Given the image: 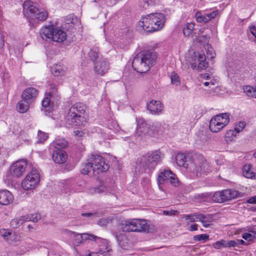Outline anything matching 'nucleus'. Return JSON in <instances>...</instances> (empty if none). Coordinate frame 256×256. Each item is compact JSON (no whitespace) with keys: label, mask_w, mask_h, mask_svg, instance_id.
Instances as JSON below:
<instances>
[{"label":"nucleus","mask_w":256,"mask_h":256,"mask_svg":"<svg viewBox=\"0 0 256 256\" xmlns=\"http://www.w3.org/2000/svg\"><path fill=\"white\" fill-rule=\"evenodd\" d=\"M186 174L191 178H196L209 172L211 169L205 158L201 154H196L186 164Z\"/></svg>","instance_id":"nucleus-1"},{"label":"nucleus","mask_w":256,"mask_h":256,"mask_svg":"<svg viewBox=\"0 0 256 256\" xmlns=\"http://www.w3.org/2000/svg\"><path fill=\"white\" fill-rule=\"evenodd\" d=\"M86 105L81 102L74 104L64 117L66 124L70 126H84L87 122Z\"/></svg>","instance_id":"nucleus-2"},{"label":"nucleus","mask_w":256,"mask_h":256,"mask_svg":"<svg viewBox=\"0 0 256 256\" xmlns=\"http://www.w3.org/2000/svg\"><path fill=\"white\" fill-rule=\"evenodd\" d=\"M165 22L164 14L160 13H152L142 17L139 21V26L148 32H153L162 30Z\"/></svg>","instance_id":"nucleus-3"},{"label":"nucleus","mask_w":256,"mask_h":256,"mask_svg":"<svg viewBox=\"0 0 256 256\" xmlns=\"http://www.w3.org/2000/svg\"><path fill=\"white\" fill-rule=\"evenodd\" d=\"M154 60V58L150 52L146 51L142 52L134 58L132 66L134 69L137 72L144 73L149 70Z\"/></svg>","instance_id":"nucleus-4"},{"label":"nucleus","mask_w":256,"mask_h":256,"mask_svg":"<svg viewBox=\"0 0 256 256\" xmlns=\"http://www.w3.org/2000/svg\"><path fill=\"white\" fill-rule=\"evenodd\" d=\"M24 15L30 20H45L48 16V12L42 8H39L38 4L32 0H27L23 4Z\"/></svg>","instance_id":"nucleus-5"},{"label":"nucleus","mask_w":256,"mask_h":256,"mask_svg":"<svg viewBox=\"0 0 256 256\" xmlns=\"http://www.w3.org/2000/svg\"><path fill=\"white\" fill-rule=\"evenodd\" d=\"M40 35L44 40H51L58 43L64 42L67 37L64 30L54 26L42 27L40 30Z\"/></svg>","instance_id":"nucleus-6"},{"label":"nucleus","mask_w":256,"mask_h":256,"mask_svg":"<svg viewBox=\"0 0 256 256\" xmlns=\"http://www.w3.org/2000/svg\"><path fill=\"white\" fill-rule=\"evenodd\" d=\"M120 228L123 232H141L148 229V225L145 220L130 219L122 221Z\"/></svg>","instance_id":"nucleus-7"},{"label":"nucleus","mask_w":256,"mask_h":256,"mask_svg":"<svg viewBox=\"0 0 256 256\" xmlns=\"http://www.w3.org/2000/svg\"><path fill=\"white\" fill-rule=\"evenodd\" d=\"M164 154L159 150L148 153L141 158L140 165L148 168H154L164 159Z\"/></svg>","instance_id":"nucleus-8"},{"label":"nucleus","mask_w":256,"mask_h":256,"mask_svg":"<svg viewBox=\"0 0 256 256\" xmlns=\"http://www.w3.org/2000/svg\"><path fill=\"white\" fill-rule=\"evenodd\" d=\"M230 122V114L222 113L213 116L210 122V130L213 132H218Z\"/></svg>","instance_id":"nucleus-9"},{"label":"nucleus","mask_w":256,"mask_h":256,"mask_svg":"<svg viewBox=\"0 0 256 256\" xmlns=\"http://www.w3.org/2000/svg\"><path fill=\"white\" fill-rule=\"evenodd\" d=\"M62 233L70 240L74 246H78L86 240H92V238H95V236L92 234L87 233L78 234L68 229L62 230Z\"/></svg>","instance_id":"nucleus-10"},{"label":"nucleus","mask_w":256,"mask_h":256,"mask_svg":"<svg viewBox=\"0 0 256 256\" xmlns=\"http://www.w3.org/2000/svg\"><path fill=\"white\" fill-rule=\"evenodd\" d=\"M40 180V176L38 170L32 169L22 180L21 186L25 190H33L38 186Z\"/></svg>","instance_id":"nucleus-11"},{"label":"nucleus","mask_w":256,"mask_h":256,"mask_svg":"<svg viewBox=\"0 0 256 256\" xmlns=\"http://www.w3.org/2000/svg\"><path fill=\"white\" fill-rule=\"evenodd\" d=\"M240 195V193L236 190H224L215 192L212 200L216 202L222 203L238 198Z\"/></svg>","instance_id":"nucleus-12"},{"label":"nucleus","mask_w":256,"mask_h":256,"mask_svg":"<svg viewBox=\"0 0 256 256\" xmlns=\"http://www.w3.org/2000/svg\"><path fill=\"white\" fill-rule=\"evenodd\" d=\"M136 128L134 134L136 139L142 140L150 136V127L142 118H136Z\"/></svg>","instance_id":"nucleus-13"},{"label":"nucleus","mask_w":256,"mask_h":256,"mask_svg":"<svg viewBox=\"0 0 256 256\" xmlns=\"http://www.w3.org/2000/svg\"><path fill=\"white\" fill-rule=\"evenodd\" d=\"M94 170L96 174L106 172L109 168V165L106 162L104 158L99 155L91 154L89 156Z\"/></svg>","instance_id":"nucleus-14"},{"label":"nucleus","mask_w":256,"mask_h":256,"mask_svg":"<svg viewBox=\"0 0 256 256\" xmlns=\"http://www.w3.org/2000/svg\"><path fill=\"white\" fill-rule=\"evenodd\" d=\"M27 162L24 160H18L13 164L10 168V174L15 177L22 176L26 171Z\"/></svg>","instance_id":"nucleus-15"},{"label":"nucleus","mask_w":256,"mask_h":256,"mask_svg":"<svg viewBox=\"0 0 256 256\" xmlns=\"http://www.w3.org/2000/svg\"><path fill=\"white\" fill-rule=\"evenodd\" d=\"M108 70L109 64L104 58H101L98 61L94 62V71L96 74L104 76Z\"/></svg>","instance_id":"nucleus-16"},{"label":"nucleus","mask_w":256,"mask_h":256,"mask_svg":"<svg viewBox=\"0 0 256 256\" xmlns=\"http://www.w3.org/2000/svg\"><path fill=\"white\" fill-rule=\"evenodd\" d=\"M147 109L151 114L159 115L164 110V106L160 100H151L147 104Z\"/></svg>","instance_id":"nucleus-17"},{"label":"nucleus","mask_w":256,"mask_h":256,"mask_svg":"<svg viewBox=\"0 0 256 256\" xmlns=\"http://www.w3.org/2000/svg\"><path fill=\"white\" fill-rule=\"evenodd\" d=\"M92 240L98 244L100 248L98 252L100 254H104V256H110V254H108V252L110 250V248L108 241L106 240L95 236V238H92Z\"/></svg>","instance_id":"nucleus-18"},{"label":"nucleus","mask_w":256,"mask_h":256,"mask_svg":"<svg viewBox=\"0 0 256 256\" xmlns=\"http://www.w3.org/2000/svg\"><path fill=\"white\" fill-rule=\"evenodd\" d=\"M38 95V90L34 88L30 87L24 90L22 94V98L31 103L35 100Z\"/></svg>","instance_id":"nucleus-19"},{"label":"nucleus","mask_w":256,"mask_h":256,"mask_svg":"<svg viewBox=\"0 0 256 256\" xmlns=\"http://www.w3.org/2000/svg\"><path fill=\"white\" fill-rule=\"evenodd\" d=\"M88 193L90 194H107L108 193L111 194L112 190L106 186L104 183H100L99 185L91 187L88 190Z\"/></svg>","instance_id":"nucleus-20"},{"label":"nucleus","mask_w":256,"mask_h":256,"mask_svg":"<svg viewBox=\"0 0 256 256\" xmlns=\"http://www.w3.org/2000/svg\"><path fill=\"white\" fill-rule=\"evenodd\" d=\"M14 200L12 194L8 190H0V206H6Z\"/></svg>","instance_id":"nucleus-21"},{"label":"nucleus","mask_w":256,"mask_h":256,"mask_svg":"<svg viewBox=\"0 0 256 256\" xmlns=\"http://www.w3.org/2000/svg\"><path fill=\"white\" fill-rule=\"evenodd\" d=\"M52 159L56 164H64L68 159V155L66 152L62 150H55L52 154Z\"/></svg>","instance_id":"nucleus-22"},{"label":"nucleus","mask_w":256,"mask_h":256,"mask_svg":"<svg viewBox=\"0 0 256 256\" xmlns=\"http://www.w3.org/2000/svg\"><path fill=\"white\" fill-rule=\"evenodd\" d=\"M168 168L162 169L160 170L158 176V182L160 188V184H163L166 180H168L172 173Z\"/></svg>","instance_id":"nucleus-23"},{"label":"nucleus","mask_w":256,"mask_h":256,"mask_svg":"<svg viewBox=\"0 0 256 256\" xmlns=\"http://www.w3.org/2000/svg\"><path fill=\"white\" fill-rule=\"evenodd\" d=\"M66 68L64 64H54L51 68L52 74L55 76H64Z\"/></svg>","instance_id":"nucleus-24"},{"label":"nucleus","mask_w":256,"mask_h":256,"mask_svg":"<svg viewBox=\"0 0 256 256\" xmlns=\"http://www.w3.org/2000/svg\"><path fill=\"white\" fill-rule=\"evenodd\" d=\"M92 162L89 160V158L88 159V162L82 166L81 170L82 173L84 174H88L90 176L96 175V172H94Z\"/></svg>","instance_id":"nucleus-25"},{"label":"nucleus","mask_w":256,"mask_h":256,"mask_svg":"<svg viewBox=\"0 0 256 256\" xmlns=\"http://www.w3.org/2000/svg\"><path fill=\"white\" fill-rule=\"evenodd\" d=\"M198 219V222H201L206 228L209 227L212 222V218L210 214L204 215L199 214Z\"/></svg>","instance_id":"nucleus-26"},{"label":"nucleus","mask_w":256,"mask_h":256,"mask_svg":"<svg viewBox=\"0 0 256 256\" xmlns=\"http://www.w3.org/2000/svg\"><path fill=\"white\" fill-rule=\"evenodd\" d=\"M243 176L248 178H254L256 174L252 169V166L250 164H245L242 168Z\"/></svg>","instance_id":"nucleus-27"},{"label":"nucleus","mask_w":256,"mask_h":256,"mask_svg":"<svg viewBox=\"0 0 256 256\" xmlns=\"http://www.w3.org/2000/svg\"><path fill=\"white\" fill-rule=\"evenodd\" d=\"M30 102L22 100L20 101L16 106V110L20 113H25L29 109Z\"/></svg>","instance_id":"nucleus-28"},{"label":"nucleus","mask_w":256,"mask_h":256,"mask_svg":"<svg viewBox=\"0 0 256 256\" xmlns=\"http://www.w3.org/2000/svg\"><path fill=\"white\" fill-rule=\"evenodd\" d=\"M176 164L179 166H183L185 168L186 166V157L184 154L178 153L175 157Z\"/></svg>","instance_id":"nucleus-29"},{"label":"nucleus","mask_w":256,"mask_h":256,"mask_svg":"<svg viewBox=\"0 0 256 256\" xmlns=\"http://www.w3.org/2000/svg\"><path fill=\"white\" fill-rule=\"evenodd\" d=\"M25 222L24 216H22L12 219L10 222V224L12 228H16Z\"/></svg>","instance_id":"nucleus-30"},{"label":"nucleus","mask_w":256,"mask_h":256,"mask_svg":"<svg viewBox=\"0 0 256 256\" xmlns=\"http://www.w3.org/2000/svg\"><path fill=\"white\" fill-rule=\"evenodd\" d=\"M198 215L199 213H194L184 215V218L186 221V225H189L190 222H198Z\"/></svg>","instance_id":"nucleus-31"},{"label":"nucleus","mask_w":256,"mask_h":256,"mask_svg":"<svg viewBox=\"0 0 256 256\" xmlns=\"http://www.w3.org/2000/svg\"><path fill=\"white\" fill-rule=\"evenodd\" d=\"M12 232L8 229L2 228L0 230V236L8 242H9L12 236Z\"/></svg>","instance_id":"nucleus-32"},{"label":"nucleus","mask_w":256,"mask_h":256,"mask_svg":"<svg viewBox=\"0 0 256 256\" xmlns=\"http://www.w3.org/2000/svg\"><path fill=\"white\" fill-rule=\"evenodd\" d=\"M52 144L56 148L61 149L66 148L68 146V142L65 139L60 138L54 141Z\"/></svg>","instance_id":"nucleus-33"},{"label":"nucleus","mask_w":256,"mask_h":256,"mask_svg":"<svg viewBox=\"0 0 256 256\" xmlns=\"http://www.w3.org/2000/svg\"><path fill=\"white\" fill-rule=\"evenodd\" d=\"M194 24L192 22L187 23L184 27L183 33L185 36H189L194 30Z\"/></svg>","instance_id":"nucleus-34"},{"label":"nucleus","mask_w":256,"mask_h":256,"mask_svg":"<svg viewBox=\"0 0 256 256\" xmlns=\"http://www.w3.org/2000/svg\"><path fill=\"white\" fill-rule=\"evenodd\" d=\"M244 90L248 96L256 98V88L250 86H244Z\"/></svg>","instance_id":"nucleus-35"},{"label":"nucleus","mask_w":256,"mask_h":256,"mask_svg":"<svg viewBox=\"0 0 256 256\" xmlns=\"http://www.w3.org/2000/svg\"><path fill=\"white\" fill-rule=\"evenodd\" d=\"M26 222L32 221L34 222H38L40 219V216L38 214H33L24 216Z\"/></svg>","instance_id":"nucleus-36"},{"label":"nucleus","mask_w":256,"mask_h":256,"mask_svg":"<svg viewBox=\"0 0 256 256\" xmlns=\"http://www.w3.org/2000/svg\"><path fill=\"white\" fill-rule=\"evenodd\" d=\"M237 133L232 130H228L225 134L224 138L227 142L233 141L236 136Z\"/></svg>","instance_id":"nucleus-37"},{"label":"nucleus","mask_w":256,"mask_h":256,"mask_svg":"<svg viewBox=\"0 0 256 256\" xmlns=\"http://www.w3.org/2000/svg\"><path fill=\"white\" fill-rule=\"evenodd\" d=\"M208 66V63L206 62H198L197 64L195 62L192 64L191 68L193 70L197 69L198 70H201L206 69Z\"/></svg>","instance_id":"nucleus-38"},{"label":"nucleus","mask_w":256,"mask_h":256,"mask_svg":"<svg viewBox=\"0 0 256 256\" xmlns=\"http://www.w3.org/2000/svg\"><path fill=\"white\" fill-rule=\"evenodd\" d=\"M48 134L39 130L38 132L36 142L38 143H43L48 139Z\"/></svg>","instance_id":"nucleus-39"},{"label":"nucleus","mask_w":256,"mask_h":256,"mask_svg":"<svg viewBox=\"0 0 256 256\" xmlns=\"http://www.w3.org/2000/svg\"><path fill=\"white\" fill-rule=\"evenodd\" d=\"M50 98L52 97L47 95L42 102V106L46 108V111L50 112L51 110Z\"/></svg>","instance_id":"nucleus-40"},{"label":"nucleus","mask_w":256,"mask_h":256,"mask_svg":"<svg viewBox=\"0 0 256 256\" xmlns=\"http://www.w3.org/2000/svg\"><path fill=\"white\" fill-rule=\"evenodd\" d=\"M195 18L198 22H206V18L204 12H197L195 14Z\"/></svg>","instance_id":"nucleus-41"},{"label":"nucleus","mask_w":256,"mask_h":256,"mask_svg":"<svg viewBox=\"0 0 256 256\" xmlns=\"http://www.w3.org/2000/svg\"><path fill=\"white\" fill-rule=\"evenodd\" d=\"M116 238L119 244L121 246L124 248L126 246L124 244V242L126 240V238L124 233H120V234H116Z\"/></svg>","instance_id":"nucleus-42"},{"label":"nucleus","mask_w":256,"mask_h":256,"mask_svg":"<svg viewBox=\"0 0 256 256\" xmlns=\"http://www.w3.org/2000/svg\"><path fill=\"white\" fill-rule=\"evenodd\" d=\"M204 49L206 50V54L208 58H213L216 56V53L214 48L208 44L204 46Z\"/></svg>","instance_id":"nucleus-43"},{"label":"nucleus","mask_w":256,"mask_h":256,"mask_svg":"<svg viewBox=\"0 0 256 256\" xmlns=\"http://www.w3.org/2000/svg\"><path fill=\"white\" fill-rule=\"evenodd\" d=\"M250 233L245 232L242 235V238L248 241L252 240L254 238L256 237V232L254 230H250Z\"/></svg>","instance_id":"nucleus-44"},{"label":"nucleus","mask_w":256,"mask_h":256,"mask_svg":"<svg viewBox=\"0 0 256 256\" xmlns=\"http://www.w3.org/2000/svg\"><path fill=\"white\" fill-rule=\"evenodd\" d=\"M22 240V236L20 234L12 232V236L8 243H17L21 242Z\"/></svg>","instance_id":"nucleus-45"},{"label":"nucleus","mask_w":256,"mask_h":256,"mask_svg":"<svg viewBox=\"0 0 256 256\" xmlns=\"http://www.w3.org/2000/svg\"><path fill=\"white\" fill-rule=\"evenodd\" d=\"M88 56L92 61H94L97 58H98V50L96 48L91 50L88 54Z\"/></svg>","instance_id":"nucleus-46"},{"label":"nucleus","mask_w":256,"mask_h":256,"mask_svg":"<svg viewBox=\"0 0 256 256\" xmlns=\"http://www.w3.org/2000/svg\"><path fill=\"white\" fill-rule=\"evenodd\" d=\"M171 82L172 84L178 86L180 84V80L177 74L172 72L170 75Z\"/></svg>","instance_id":"nucleus-47"},{"label":"nucleus","mask_w":256,"mask_h":256,"mask_svg":"<svg viewBox=\"0 0 256 256\" xmlns=\"http://www.w3.org/2000/svg\"><path fill=\"white\" fill-rule=\"evenodd\" d=\"M245 126L246 122L244 121H240L235 125L234 130L237 134H238L243 130Z\"/></svg>","instance_id":"nucleus-48"},{"label":"nucleus","mask_w":256,"mask_h":256,"mask_svg":"<svg viewBox=\"0 0 256 256\" xmlns=\"http://www.w3.org/2000/svg\"><path fill=\"white\" fill-rule=\"evenodd\" d=\"M168 180L170 181V184L174 186H176L178 185L179 181L173 172L171 174Z\"/></svg>","instance_id":"nucleus-49"},{"label":"nucleus","mask_w":256,"mask_h":256,"mask_svg":"<svg viewBox=\"0 0 256 256\" xmlns=\"http://www.w3.org/2000/svg\"><path fill=\"white\" fill-rule=\"evenodd\" d=\"M158 2L159 0H143V7L146 8L148 6H153L158 4Z\"/></svg>","instance_id":"nucleus-50"},{"label":"nucleus","mask_w":256,"mask_h":256,"mask_svg":"<svg viewBox=\"0 0 256 256\" xmlns=\"http://www.w3.org/2000/svg\"><path fill=\"white\" fill-rule=\"evenodd\" d=\"M208 238L209 236L206 234H200L194 236V240L196 241L206 240Z\"/></svg>","instance_id":"nucleus-51"},{"label":"nucleus","mask_w":256,"mask_h":256,"mask_svg":"<svg viewBox=\"0 0 256 256\" xmlns=\"http://www.w3.org/2000/svg\"><path fill=\"white\" fill-rule=\"evenodd\" d=\"M213 246L216 249H220L222 248L226 247V242L224 240L218 241L214 243Z\"/></svg>","instance_id":"nucleus-52"},{"label":"nucleus","mask_w":256,"mask_h":256,"mask_svg":"<svg viewBox=\"0 0 256 256\" xmlns=\"http://www.w3.org/2000/svg\"><path fill=\"white\" fill-rule=\"evenodd\" d=\"M50 92H49L48 96L51 97L55 96L56 95V92H57V88L56 86L54 84H50Z\"/></svg>","instance_id":"nucleus-53"},{"label":"nucleus","mask_w":256,"mask_h":256,"mask_svg":"<svg viewBox=\"0 0 256 256\" xmlns=\"http://www.w3.org/2000/svg\"><path fill=\"white\" fill-rule=\"evenodd\" d=\"M206 17V22L214 18L218 14V12L216 10L213 11L210 13L205 12Z\"/></svg>","instance_id":"nucleus-54"},{"label":"nucleus","mask_w":256,"mask_h":256,"mask_svg":"<svg viewBox=\"0 0 256 256\" xmlns=\"http://www.w3.org/2000/svg\"><path fill=\"white\" fill-rule=\"evenodd\" d=\"M237 244V242L234 240H230L226 242V247H234Z\"/></svg>","instance_id":"nucleus-55"},{"label":"nucleus","mask_w":256,"mask_h":256,"mask_svg":"<svg viewBox=\"0 0 256 256\" xmlns=\"http://www.w3.org/2000/svg\"><path fill=\"white\" fill-rule=\"evenodd\" d=\"M200 76L201 78H204V79H205L206 80H209L211 79V78H212L211 76L208 73L200 74Z\"/></svg>","instance_id":"nucleus-56"},{"label":"nucleus","mask_w":256,"mask_h":256,"mask_svg":"<svg viewBox=\"0 0 256 256\" xmlns=\"http://www.w3.org/2000/svg\"><path fill=\"white\" fill-rule=\"evenodd\" d=\"M120 0H108L106 2V5L108 6H112L116 4Z\"/></svg>","instance_id":"nucleus-57"},{"label":"nucleus","mask_w":256,"mask_h":256,"mask_svg":"<svg viewBox=\"0 0 256 256\" xmlns=\"http://www.w3.org/2000/svg\"><path fill=\"white\" fill-rule=\"evenodd\" d=\"M96 214L95 212H87V213H82V216H86L88 218H91L93 216H95Z\"/></svg>","instance_id":"nucleus-58"},{"label":"nucleus","mask_w":256,"mask_h":256,"mask_svg":"<svg viewBox=\"0 0 256 256\" xmlns=\"http://www.w3.org/2000/svg\"><path fill=\"white\" fill-rule=\"evenodd\" d=\"M74 135L78 138H81L83 136L84 132L82 130H76L74 132Z\"/></svg>","instance_id":"nucleus-59"},{"label":"nucleus","mask_w":256,"mask_h":256,"mask_svg":"<svg viewBox=\"0 0 256 256\" xmlns=\"http://www.w3.org/2000/svg\"><path fill=\"white\" fill-rule=\"evenodd\" d=\"M249 28L251 34L256 38V26H252Z\"/></svg>","instance_id":"nucleus-60"},{"label":"nucleus","mask_w":256,"mask_h":256,"mask_svg":"<svg viewBox=\"0 0 256 256\" xmlns=\"http://www.w3.org/2000/svg\"><path fill=\"white\" fill-rule=\"evenodd\" d=\"M178 213L177 210L164 211V214L166 215H176Z\"/></svg>","instance_id":"nucleus-61"},{"label":"nucleus","mask_w":256,"mask_h":256,"mask_svg":"<svg viewBox=\"0 0 256 256\" xmlns=\"http://www.w3.org/2000/svg\"><path fill=\"white\" fill-rule=\"evenodd\" d=\"M198 62H206V57L204 54H200L198 56Z\"/></svg>","instance_id":"nucleus-62"},{"label":"nucleus","mask_w":256,"mask_h":256,"mask_svg":"<svg viewBox=\"0 0 256 256\" xmlns=\"http://www.w3.org/2000/svg\"><path fill=\"white\" fill-rule=\"evenodd\" d=\"M98 254H99L98 252H88V253L83 254L82 256H98Z\"/></svg>","instance_id":"nucleus-63"},{"label":"nucleus","mask_w":256,"mask_h":256,"mask_svg":"<svg viewBox=\"0 0 256 256\" xmlns=\"http://www.w3.org/2000/svg\"><path fill=\"white\" fill-rule=\"evenodd\" d=\"M198 226L196 224H192L188 228V230L190 232L196 230H198Z\"/></svg>","instance_id":"nucleus-64"}]
</instances>
